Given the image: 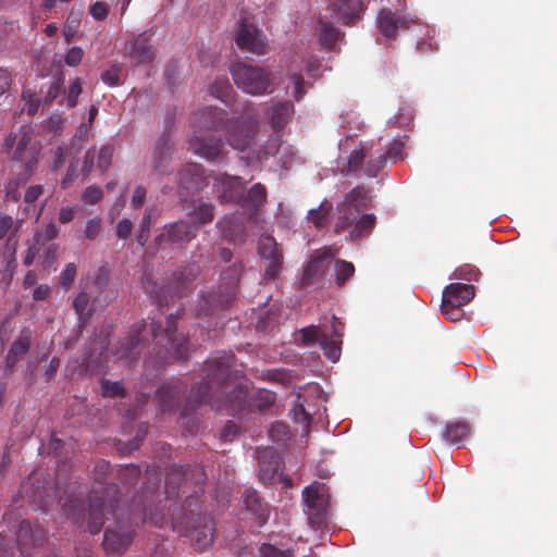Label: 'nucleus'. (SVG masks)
Wrapping results in <instances>:
<instances>
[{"label":"nucleus","instance_id":"bb28decb","mask_svg":"<svg viewBox=\"0 0 557 557\" xmlns=\"http://www.w3.org/2000/svg\"><path fill=\"white\" fill-rule=\"evenodd\" d=\"M220 234L228 239L236 240L243 233V221L238 214L223 216L216 224Z\"/></svg>","mask_w":557,"mask_h":557},{"label":"nucleus","instance_id":"f03ea898","mask_svg":"<svg viewBox=\"0 0 557 557\" xmlns=\"http://www.w3.org/2000/svg\"><path fill=\"white\" fill-rule=\"evenodd\" d=\"M234 83L246 94L252 96L272 91L270 74L260 66L237 63L231 67Z\"/></svg>","mask_w":557,"mask_h":557},{"label":"nucleus","instance_id":"7c9ffc66","mask_svg":"<svg viewBox=\"0 0 557 557\" xmlns=\"http://www.w3.org/2000/svg\"><path fill=\"white\" fill-rule=\"evenodd\" d=\"M375 224V216L373 214H366L362 218H360L352 231L349 234V237L351 240H356L363 236L364 234H368Z\"/></svg>","mask_w":557,"mask_h":557},{"label":"nucleus","instance_id":"37998d69","mask_svg":"<svg viewBox=\"0 0 557 557\" xmlns=\"http://www.w3.org/2000/svg\"><path fill=\"white\" fill-rule=\"evenodd\" d=\"M103 197V191L97 186H88L82 194V200L88 205H95Z\"/></svg>","mask_w":557,"mask_h":557},{"label":"nucleus","instance_id":"dca6fc26","mask_svg":"<svg viewBox=\"0 0 557 557\" xmlns=\"http://www.w3.org/2000/svg\"><path fill=\"white\" fill-rule=\"evenodd\" d=\"M225 112L221 109L205 108L193 116L194 135H205L203 132L220 128L225 120Z\"/></svg>","mask_w":557,"mask_h":557},{"label":"nucleus","instance_id":"8fccbe9b","mask_svg":"<svg viewBox=\"0 0 557 557\" xmlns=\"http://www.w3.org/2000/svg\"><path fill=\"white\" fill-rule=\"evenodd\" d=\"M89 13L96 20H103L108 15V4L102 1H97L90 5Z\"/></svg>","mask_w":557,"mask_h":557},{"label":"nucleus","instance_id":"412c9836","mask_svg":"<svg viewBox=\"0 0 557 557\" xmlns=\"http://www.w3.org/2000/svg\"><path fill=\"white\" fill-rule=\"evenodd\" d=\"M331 7L336 18L350 24L363 10V2L362 0H332Z\"/></svg>","mask_w":557,"mask_h":557},{"label":"nucleus","instance_id":"338daca9","mask_svg":"<svg viewBox=\"0 0 557 557\" xmlns=\"http://www.w3.org/2000/svg\"><path fill=\"white\" fill-rule=\"evenodd\" d=\"M60 227L57 224L49 223L44 231V236L46 239H54L58 237Z\"/></svg>","mask_w":557,"mask_h":557},{"label":"nucleus","instance_id":"72a5a7b5","mask_svg":"<svg viewBox=\"0 0 557 557\" xmlns=\"http://www.w3.org/2000/svg\"><path fill=\"white\" fill-rule=\"evenodd\" d=\"M231 91L232 86L225 77L215 79L210 87V92L224 102L228 100Z\"/></svg>","mask_w":557,"mask_h":557},{"label":"nucleus","instance_id":"c85d7f7f","mask_svg":"<svg viewBox=\"0 0 557 557\" xmlns=\"http://www.w3.org/2000/svg\"><path fill=\"white\" fill-rule=\"evenodd\" d=\"M267 193L265 188L261 184L253 185L247 195L240 201L243 205L251 210H256L260 205H262L265 200Z\"/></svg>","mask_w":557,"mask_h":557},{"label":"nucleus","instance_id":"2eb2a0df","mask_svg":"<svg viewBox=\"0 0 557 557\" xmlns=\"http://www.w3.org/2000/svg\"><path fill=\"white\" fill-rule=\"evenodd\" d=\"M258 248L262 260L268 263L264 271L265 277L274 278L282 263V253L278 250L274 238L269 235L262 236L259 240Z\"/></svg>","mask_w":557,"mask_h":557},{"label":"nucleus","instance_id":"2f4dec72","mask_svg":"<svg viewBox=\"0 0 557 557\" xmlns=\"http://www.w3.org/2000/svg\"><path fill=\"white\" fill-rule=\"evenodd\" d=\"M469 436V426L466 423H453L445 431V438L453 444H459Z\"/></svg>","mask_w":557,"mask_h":557},{"label":"nucleus","instance_id":"f3484780","mask_svg":"<svg viewBox=\"0 0 557 557\" xmlns=\"http://www.w3.org/2000/svg\"><path fill=\"white\" fill-rule=\"evenodd\" d=\"M197 226L188 222L178 221L164 226L163 233L159 236L160 242H168L173 245H182L190 242L196 236Z\"/></svg>","mask_w":557,"mask_h":557},{"label":"nucleus","instance_id":"13d9d810","mask_svg":"<svg viewBox=\"0 0 557 557\" xmlns=\"http://www.w3.org/2000/svg\"><path fill=\"white\" fill-rule=\"evenodd\" d=\"M74 308L75 311L82 315L87 308L88 305V297L85 293H81L74 300Z\"/></svg>","mask_w":557,"mask_h":557},{"label":"nucleus","instance_id":"680f3d73","mask_svg":"<svg viewBox=\"0 0 557 557\" xmlns=\"http://www.w3.org/2000/svg\"><path fill=\"white\" fill-rule=\"evenodd\" d=\"M238 431V428L233 422H227L221 432V437L225 441L231 440Z\"/></svg>","mask_w":557,"mask_h":557},{"label":"nucleus","instance_id":"473e14b6","mask_svg":"<svg viewBox=\"0 0 557 557\" xmlns=\"http://www.w3.org/2000/svg\"><path fill=\"white\" fill-rule=\"evenodd\" d=\"M331 211V205L326 202H322L318 210L311 209L308 212V219L311 221L317 227L323 226L329 221V215Z\"/></svg>","mask_w":557,"mask_h":557},{"label":"nucleus","instance_id":"3c124183","mask_svg":"<svg viewBox=\"0 0 557 557\" xmlns=\"http://www.w3.org/2000/svg\"><path fill=\"white\" fill-rule=\"evenodd\" d=\"M13 272H14V260H7L5 269H4L3 273L1 274V278H0V287L2 289L8 288V286L10 285V282L13 277Z\"/></svg>","mask_w":557,"mask_h":557},{"label":"nucleus","instance_id":"49530a36","mask_svg":"<svg viewBox=\"0 0 557 557\" xmlns=\"http://www.w3.org/2000/svg\"><path fill=\"white\" fill-rule=\"evenodd\" d=\"M288 426L283 423H276L270 430V436L274 442H284L285 440L288 438Z\"/></svg>","mask_w":557,"mask_h":557},{"label":"nucleus","instance_id":"cd10ccee","mask_svg":"<svg viewBox=\"0 0 557 557\" xmlns=\"http://www.w3.org/2000/svg\"><path fill=\"white\" fill-rule=\"evenodd\" d=\"M42 537L44 534L40 529H36L35 531H33L28 522H21L17 531V542L20 545H36L42 540Z\"/></svg>","mask_w":557,"mask_h":557},{"label":"nucleus","instance_id":"774afa93","mask_svg":"<svg viewBox=\"0 0 557 557\" xmlns=\"http://www.w3.org/2000/svg\"><path fill=\"white\" fill-rule=\"evenodd\" d=\"M64 160H65L64 150H63V148L58 147L54 151L53 168L58 169L59 166H61L63 164Z\"/></svg>","mask_w":557,"mask_h":557},{"label":"nucleus","instance_id":"a878e982","mask_svg":"<svg viewBox=\"0 0 557 557\" xmlns=\"http://www.w3.org/2000/svg\"><path fill=\"white\" fill-rule=\"evenodd\" d=\"M269 113L272 127L281 129L294 114V106L289 101L273 103L269 109Z\"/></svg>","mask_w":557,"mask_h":557},{"label":"nucleus","instance_id":"9d476101","mask_svg":"<svg viewBox=\"0 0 557 557\" xmlns=\"http://www.w3.org/2000/svg\"><path fill=\"white\" fill-rule=\"evenodd\" d=\"M333 256L329 248L317 250L304 270L301 284L307 286L317 283L327 271Z\"/></svg>","mask_w":557,"mask_h":557},{"label":"nucleus","instance_id":"ea45409f","mask_svg":"<svg viewBox=\"0 0 557 557\" xmlns=\"http://www.w3.org/2000/svg\"><path fill=\"white\" fill-rule=\"evenodd\" d=\"M171 147L165 141L159 143L153 152L154 166L160 170L170 158Z\"/></svg>","mask_w":557,"mask_h":557},{"label":"nucleus","instance_id":"58836bf2","mask_svg":"<svg viewBox=\"0 0 557 557\" xmlns=\"http://www.w3.org/2000/svg\"><path fill=\"white\" fill-rule=\"evenodd\" d=\"M175 330H176V317L171 314L166 318L164 333L168 336L169 341L171 342L172 347L175 349L177 355L180 357H184L186 349L184 348V346L182 344L175 345L174 339L172 338Z\"/></svg>","mask_w":557,"mask_h":557},{"label":"nucleus","instance_id":"4be33fe9","mask_svg":"<svg viewBox=\"0 0 557 557\" xmlns=\"http://www.w3.org/2000/svg\"><path fill=\"white\" fill-rule=\"evenodd\" d=\"M341 321L333 317L332 323V338L323 335L320 339V346L324 350L325 355L332 362H336L341 357V337L339 332Z\"/></svg>","mask_w":557,"mask_h":557},{"label":"nucleus","instance_id":"b1692460","mask_svg":"<svg viewBox=\"0 0 557 557\" xmlns=\"http://www.w3.org/2000/svg\"><path fill=\"white\" fill-rule=\"evenodd\" d=\"M128 54L136 64L146 63L152 60L154 51L149 38L143 34L134 39L128 47Z\"/></svg>","mask_w":557,"mask_h":557},{"label":"nucleus","instance_id":"c03bdc74","mask_svg":"<svg viewBox=\"0 0 557 557\" xmlns=\"http://www.w3.org/2000/svg\"><path fill=\"white\" fill-rule=\"evenodd\" d=\"M82 92V83L79 78L74 79L67 91L66 103L67 107L73 108L77 103V98Z\"/></svg>","mask_w":557,"mask_h":557},{"label":"nucleus","instance_id":"5701e85b","mask_svg":"<svg viewBox=\"0 0 557 557\" xmlns=\"http://www.w3.org/2000/svg\"><path fill=\"white\" fill-rule=\"evenodd\" d=\"M30 347V331L25 329L21 332L18 338L12 344L5 358V368L9 372L13 371L15 363L28 351Z\"/></svg>","mask_w":557,"mask_h":557},{"label":"nucleus","instance_id":"6ab92c4d","mask_svg":"<svg viewBox=\"0 0 557 557\" xmlns=\"http://www.w3.org/2000/svg\"><path fill=\"white\" fill-rule=\"evenodd\" d=\"M132 539V531L127 528L108 529L104 532L103 546L109 554H121L129 545Z\"/></svg>","mask_w":557,"mask_h":557},{"label":"nucleus","instance_id":"6e6552de","mask_svg":"<svg viewBox=\"0 0 557 557\" xmlns=\"http://www.w3.org/2000/svg\"><path fill=\"white\" fill-rule=\"evenodd\" d=\"M474 296L473 287L468 284L453 283L443 292L442 312L451 320H457L455 309L468 304Z\"/></svg>","mask_w":557,"mask_h":557},{"label":"nucleus","instance_id":"f257e3e1","mask_svg":"<svg viewBox=\"0 0 557 557\" xmlns=\"http://www.w3.org/2000/svg\"><path fill=\"white\" fill-rule=\"evenodd\" d=\"M208 363L210 367L208 376L220 388V394L226 395L225 406L230 407L233 413L240 411L247 401L248 391L243 383L231 382V369L235 363L234 356L223 351L210 359Z\"/></svg>","mask_w":557,"mask_h":557},{"label":"nucleus","instance_id":"aec40b11","mask_svg":"<svg viewBox=\"0 0 557 557\" xmlns=\"http://www.w3.org/2000/svg\"><path fill=\"white\" fill-rule=\"evenodd\" d=\"M193 399L199 403L210 401L218 409H220L221 407L226 408V395H221L220 388L216 386L215 383H212L211 380H209V382H206L205 385H199L198 387L191 391V399H189V403H193ZM227 409L232 411L230 407H227Z\"/></svg>","mask_w":557,"mask_h":557},{"label":"nucleus","instance_id":"393cba45","mask_svg":"<svg viewBox=\"0 0 557 557\" xmlns=\"http://www.w3.org/2000/svg\"><path fill=\"white\" fill-rule=\"evenodd\" d=\"M243 502L248 511L257 519L259 524H263L269 518L268 506L261 502L255 491H246L243 496Z\"/></svg>","mask_w":557,"mask_h":557},{"label":"nucleus","instance_id":"69168bd1","mask_svg":"<svg viewBox=\"0 0 557 557\" xmlns=\"http://www.w3.org/2000/svg\"><path fill=\"white\" fill-rule=\"evenodd\" d=\"M11 83L10 73L7 70L0 69V95L8 90Z\"/></svg>","mask_w":557,"mask_h":557},{"label":"nucleus","instance_id":"864d4df0","mask_svg":"<svg viewBox=\"0 0 557 557\" xmlns=\"http://www.w3.org/2000/svg\"><path fill=\"white\" fill-rule=\"evenodd\" d=\"M133 228V222L129 219H122L116 225V236L125 239L129 236Z\"/></svg>","mask_w":557,"mask_h":557},{"label":"nucleus","instance_id":"5fc2aeb1","mask_svg":"<svg viewBox=\"0 0 557 557\" xmlns=\"http://www.w3.org/2000/svg\"><path fill=\"white\" fill-rule=\"evenodd\" d=\"M260 553L262 557H289L288 552L278 550L270 544H263L260 547Z\"/></svg>","mask_w":557,"mask_h":557},{"label":"nucleus","instance_id":"a19ab883","mask_svg":"<svg viewBox=\"0 0 557 557\" xmlns=\"http://www.w3.org/2000/svg\"><path fill=\"white\" fill-rule=\"evenodd\" d=\"M304 78L301 75L294 73L289 76V85H287V89H290V95L296 99L300 100L306 90L302 87Z\"/></svg>","mask_w":557,"mask_h":557},{"label":"nucleus","instance_id":"9b49d317","mask_svg":"<svg viewBox=\"0 0 557 557\" xmlns=\"http://www.w3.org/2000/svg\"><path fill=\"white\" fill-rule=\"evenodd\" d=\"M190 146L196 154L210 161L225 156V144L213 136L193 135Z\"/></svg>","mask_w":557,"mask_h":557},{"label":"nucleus","instance_id":"20e7f679","mask_svg":"<svg viewBox=\"0 0 557 557\" xmlns=\"http://www.w3.org/2000/svg\"><path fill=\"white\" fill-rule=\"evenodd\" d=\"M308 521L312 529H320L326 520L329 496L324 485L311 484L304 491Z\"/></svg>","mask_w":557,"mask_h":557},{"label":"nucleus","instance_id":"423d86ee","mask_svg":"<svg viewBox=\"0 0 557 557\" xmlns=\"http://www.w3.org/2000/svg\"><path fill=\"white\" fill-rule=\"evenodd\" d=\"M188 521H173V528L184 535L188 536L195 548L202 550L209 547L213 541L214 528L211 518L205 516L199 517L189 528Z\"/></svg>","mask_w":557,"mask_h":557},{"label":"nucleus","instance_id":"0e129e2a","mask_svg":"<svg viewBox=\"0 0 557 557\" xmlns=\"http://www.w3.org/2000/svg\"><path fill=\"white\" fill-rule=\"evenodd\" d=\"M50 287L48 285H39L34 289L33 298L35 300H44L49 296Z\"/></svg>","mask_w":557,"mask_h":557},{"label":"nucleus","instance_id":"4d7b16f0","mask_svg":"<svg viewBox=\"0 0 557 557\" xmlns=\"http://www.w3.org/2000/svg\"><path fill=\"white\" fill-rule=\"evenodd\" d=\"M77 209L75 207H62L59 212V221L63 224L71 222L75 214Z\"/></svg>","mask_w":557,"mask_h":557},{"label":"nucleus","instance_id":"7ed1b4c3","mask_svg":"<svg viewBox=\"0 0 557 557\" xmlns=\"http://www.w3.org/2000/svg\"><path fill=\"white\" fill-rule=\"evenodd\" d=\"M64 511L71 520L79 523L81 527L86 521V530L92 534L98 533L102 529L106 512H111L114 516L116 513L115 507L112 504L108 505L100 498L90 500L88 511L84 512L83 516L81 512H76V506L72 503L64 506Z\"/></svg>","mask_w":557,"mask_h":557},{"label":"nucleus","instance_id":"4c0bfd02","mask_svg":"<svg viewBox=\"0 0 557 557\" xmlns=\"http://www.w3.org/2000/svg\"><path fill=\"white\" fill-rule=\"evenodd\" d=\"M32 140V127L30 126H22L20 129V138L17 141V147L15 151V158L22 160L24 158V153Z\"/></svg>","mask_w":557,"mask_h":557},{"label":"nucleus","instance_id":"a18cd8bd","mask_svg":"<svg viewBox=\"0 0 557 557\" xmlns=\"http://www.w3.org/2000/svg\"><path fill=\"white\" fill-rule=\"evenodd\" d=\"M102 394L106 397H115L122 394L123 386L119 382L103 380L101 383Z\"/></svg>","mask_w":557,"mask_h":557},{"label":"nucleus","instance_id":"052dcab7","mask_svg":"<svg viewBox=\"0 0 557 557\" xmlns=\"http://www.w3.org/2000/svg\"><path fill=\"white\" fill-rule=\"evenodd\" d=\"M42 187L40 185L30 186L24 196L26 202H34L41 195Z\"/></svg>","mask_w":557,"mask_h":557},{"label":"nucleus","instance_id":"6e6d98bb","mask_svg":"<svg viewBox=\"0 0 557 557\" xmlns=\"http://www.w3.org/2000/svg\"><path fill=\"white\" fill-rule=\"evenodd\" d=\"M146 200V189L143 186H137L131 199V206L134 209L141 207Z\"/></svg>","mask_w":557,"mask_h":557},{"label":"nucleus","instance_id":"bf43d9fd","mask_svg":"<svg viewBox=\"0 0 557 557\" xmlns=\"http://www.w3.org/2000/svg\"><path fill=\"white\" fill-rule=\"evenodd\" d=\"M13 219L9 215L0 216V239L7 236L13 226Z\"/></svg>","mask_w":557,"mask_h":557},{"label":"nucleus","instance_id":"f704fd0d","mask_svg":"<svg viewBox=\"0 0 557 557\" xmlns=\"http://www.w3.org/2000/svg\"><path fill=\"white\" fill-rule=\"evenodd\" d=\"M102 219L100 216H94L86 221L83 230V238L88 240H95L101 232Z\"/></svg>","mask_w":557,"mask_h":557},{"label":"nucleus","instance_id":"de8ad7c7","mask_svg":"<svg viewBox=\"0 0 557 557\" xmlns=\"http://www.w3.org/2000/svg\"><path fill=\"white\" fill-rule=\"evenodd\" d=\"M76 267L74 263H69L61 273V284L65 289H69L75 278Z\"/></svg>","mask_w":557,"mask_h":557},{"label":"nucleus","instance_id":"603ef678","mask_svg":"<svg viewBox=\"0 0 557 557\" xmlns=\"http://www.w3.org/2000/svg\"><path fill=\"white\" fill-rule=\"evenodd\" d=\"M102 81L109 86H116L120 83V69L116 66L111 67L102 74Z\"/></svg>","mask_w":557,"mask_h":557},{"label":"nucleus","instance_id":"1a4fd4ad","mask_svg":"<svg viewBox=\"0 0 557 557\" xmlns=\"http://www.w3.org/2000/svg\"><path fill=\"white\" fill-rule=\"evenodd\" d=\"M364 158H369L364 173L368 176H375L386 162V154L384 152L372 153L367 146H361L355 149L348 158V170H358Z\"/></svg>","mask_w":557,"mask_h":557},{"label":"nucleus","instance_id":"e433bc0d","mask_svg":"<svg viewBox=\"0 0 557 557\" xmlns=\"http://www.w3.org/2000/svg\"><path fill=\"white\" fill-rule=\"evenodd\" d=\"M323 335H326V333L320 332L314 325L304 327L299 331L300 341L307 346L315 343L320 345V339Z\"/></svg>","mask_w":557,"mask_h":557},{"label":"nucleus","instance_id":"e2e57ef3","mask_svg":"<svg viewBox=\"0 0 557 557\" xmlns=\"http://www.w3.org/2000/svg\"><path fill=\"white\" fill-rule=\"evenodd\" d=\"M77 26H78V22H76V21L67 22V25L65 26V28L63 30L64 38H65L66 42H70L73 39Z\"/></svg>","mask_w":557,"mask_h":557},{"label":"nucleus","instance_id":"f8f14e48","mask_svg":"<svg viewBox=\"0 0 557 557\" xmlns=\"http://www.w3.org/2000/svg\"><path fill=\"white\" fill-rule=\"evenodd\" d=\"M255 127L245 122L237 121L226 128V143L230 147L238 151H245L255 143Z\"/></svg>","mask_w":557,"mask_h":557},{"label":"nucleus","instance_id":"09e8293b","mask_svg":"<svg viewBox=\"0 0 557 557\" xmlns=\"http://www.w3.org/2000/svg\"><path fill=\"white\" fill-rule=\"evenodd\" d=\"M84 52L79 47H72L65 54V63L69 66H77L82 59Z\"/></svg>","mask_w":557,"mask_h":557},{"label":"nucleus","instance_id":"4468645a","mask_svg":"<svg viewBox=\"0 0 557 557\" xmlns=\"http://www.w3.org/2000/svg\"><path fill=\"white\" fill-rule=\"evenodd\" d=\"M113 148L109 145H104L99 149L96 147L88 149L82 165L83 175L88 176L94 170L104 173L111 164Z\"/></svg>","mask_w":557,"mask_h":557},{"label":"nucleus","instance_id":"0eeeda50","mask_svg":"<svg viewBox=\"0 0 557 557\" xmlns=\"http://www.w3.org/2000/svg\"><path fill=\"white\" fill-rule=\"evenodd\" d=\"M235 41L239 49L255 54L264 53L268 46L262 32L248 18L239 22Z\"/></svg>","mask_w":557,"mask_h":557},{"label":"nucleus","instance_id":"ddd939ff","mask_svg":"<svg viewBox=\"0 0 557 557\" xmlns=\"http://www.w3.org/2000/svg\"><path fill=\"white\" fill-rule=\"evenodd\" d=\"M213 188L221 202H239L244 195L239 176L220 175L214 180Z\"/></svg>","mask_w":557,"mask_h":557},{"label":"nucleus","instance_id":"a211bd4d","mask_svg":"<svg viewBox=\"0 0 557 557\" xmlns=\"http://www.w3.org/2000/svg\"><path fill=\"white\" fill-rule=\"evenodd\" d=\"M416 20L408 15L396 16L389 10H382L377 16V25L381 33L387 37H394L400 28H408Z\"/></svg>","mask_w":557,"mask_h":557},{"label":"nucleus","instance_id":"79ce46f5","mask_svg":"<svg viewBox=\"0 0 557 557\" xmlns=\"http://www.w3.org/2000/svg\"><path fill=\"white\" fill-rule=\"evenodd\" d=\"M213 219V207L211 205L202 203L195 211L193 220L198 222V225H202L211 222Z\"/></svg>","mask_w":557,"mask_h":557},{"label":"nucleus","instance_id":"c756f323","mask_svg":"<svg viewBox=\"0 0 557 557\" xmlns=\"http://www.w3.org/2000/svg\"><path fill=\"white\" fill-rule=\"evenodd\" d=\"M317 33L321 45L330 49L339 37L338 30L326 22H320Z\"/></svg>","mask_w":557,"mask_h":557},{"label":"nucleus","instance_id":"c9c22d12","mask_svg":"<svg viewBox=\"0 0 557 557\" xmlns=\"http://www.w3.org/2000/svg\"><path fill=\"white\" fill-rule=\"evenodd\" d=\"M336 282L338 285H343L355 272L352 263L337 260L335 263Z\"/></svg>","mask_w":557,"mask_h":557},{"label":"nucleus","instance_id":"39448f33","mask_svg":"<svg viewBox=\"0 0 557 557\" xmlns=\"http://www.w3.org/2000/svg\"><path fill=\"white\" fill-rule=\"evenodd\" d=\"M370 198L363 187L354 188L338 206V221L335 232L341 233L351 225L362 209L368 206Z\"/></svg>","mask_w":557,"mask_h":557}]
</instances>
